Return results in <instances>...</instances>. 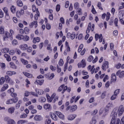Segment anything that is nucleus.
Segmentation results:
<instances>
[{
	"mask_svg": "<svg viewBox=\"0 0 124 124\" xmlns=\"http://www.w3.org/2000/svg\"><path fill=\"white\" fill-rule=\"evenodd\" d=\"M9 86H8V84H4L3 85V86L1 88V90H0V92L1 93L4 92L5 91H6V90H7V89H8L9 88Z\"/></svg>",
	"mask_w": 124,
	"mask_h": 124,
	"instance_id": "nucleus-22",
	"label": "nucleus"
},
{
	"mask_svg": "<svg viewBox=\"0 0 124 124\" xmlns=\"http://www.w3.org/2000/svg\"><path fill=\"white\" fill-rule=\"evenodd\" d=\"M2 54H7L9 52V48L8 47H4L0 50Z\"/></svg>",
	"mask_w": 124,
	"mask_h": 124,
	"instance_id": "nucleus-23",
	"label": "nucleus"
},
{
	"mask_svg": "<svg viewBox=\"0 0 124 124\" xmlns=\"http://www.w3.org/2000/svg\"><path fill=\"white\" fill-rule=\"evenodd\" d=\"M124 107L123 105H121L119 107L118 109L115 108L112 111L110 116H113L114 117H121L124 114Z\"/></svg>",
	"mask_w": 124,
	"mask_h": 124,
	"instance_id": "nucleus-1",
	"label": "nucleus"
},
{
	"mask_svg": "<svg viewBox=\"0 0 124 124\" xmlns=\"http://www.w3.org/2000/svg\"><path fill=\"white\" fill-rule=\"evenodd\" d=\"M6 74L8 75L7 76H12V75H16V72L12 71H7L6 72Z\"/></svg>",
	"mask_w": 124,
	"mask_h": 124,
	"instance_id": "nucleus-24",
	"label": "nucleus"
},
{
	"mask_svg": "<svg viewBox=\"0 0 124 124\" xmlns=\"http://www.w3.org/2000/svg\"><path fill=\"white\" fill-rule=\"evenodd\" d=\"M22 40L26 42L29 41V40H30V36L28 35L23 36Z\"/></svg>",
	"mask_w": 124,
	"mask_h": 124,
	"instance_id": "nucleus-36",
	"label": "nucleus"
},
{
	"mask_svg": "<svg viewBox=\"0 0 124 124\" xmlns=\"http://www.w3.org/2000/svg\"><path fill=\"white\" fill-rule=\"evenodd\" d=\"M109 67V63L107 61H104L102 65V69L103 70H106Z\"/></svg>",
	"mask_w": 124,
	"mask_h": 124,
	"instance_id": "nucleus-11",
	"label": "nucleus"
},
{
	"mask_svg": "<svg viewBox=\"0 0 124 124\" xmlns=\"http://www.w3.org/2000/svg\"><path fill=\"white\" fill-rule=\"evenodd\" d=\"M40 41V39L39 38V37H37L33 38L32 42H33V43L35 44V43H36V42L38 43Z\"/></svg>",
	"mask_w": 124,
	"mask_h": 124,
	"instance_id": "nucleus-31",
	"label": "nucleus"
},
{
	"mask_svg": "<svg viewBox=\"0 0 124 124\" xmlns=\"http://www.w3.org/2000/svg\"><path fill=\"white\" fill-rule=\"evenodd\" d=\"M77 13L78 14V15H82L83 11H82V9L80 8L77 9Z\"/></svg>",
	"mask_w": 124,
	"mask_h": 124,
	"instance_id": "nucleus-38",
	"label": "nucleus"
},
{
	"mask_svg": "<svg viewBox=\"0 0 124 124\" xmlns=\"http://www.w3.org/2000/svg\"><path fill=\"white\" fill-rule=\"evenodd\" d=\"M98 112V110L97 109H95V110H93L91 112L92 116H94V115H96L97 114Z\"/></svg>",
	"mask_w": 124,
	"mask_h": 124,
	"instance_id": "nucleus-53",
	"label": "nucleus"
},
{
	"mask_svg": "<svg viewBox=\"0 0 124 124\" xmlns=\"http://www.w3.org/2000/svg\"><path fill=\"white\" fill-rule=\"evenodd\" d=\"M40 14H39V12L37 11L36 14H35V16H34V19L36 20H38V17H39Z\"/></svg>",
	"mask_w": 124,
	"mask_h": 124,
	"instance_id": "nucleus-49",
	"label": "nucleus"
},
{
	"mask_svg": "<svg viewBox=\"0 0 124 124\" xmlns=\"http://www.w3.org/2000/svg\"><path fill=\"white\" fill-rule=\"evenodd\" d=\"M83 48H84V45L81 44L79 46L78 50V53H80L81 56H84V55H85V53H86V48H84L83 49Z\"/></svg>",
	"mask_w": 124,
	"mask_h": 124,
	"instance_id": "nucleus-6",
	"label": "nucleus"
},
{
	"mask_svg": "<svg viewBox=\"0 0 124 124\" xmlns=\"http://www.w3.org/2000/svg\"><path fill=\"white\" fill-rule=\"evenodd\" d=\"M9 55H11V56H13L14 54H15V50L13 49H11L10 51L9 50Z\"/></svg>",
	"mask_w": 124,
	"mask_h": 124,
	"instance_id": "nucleus-59",
	"label": "nucleus"
},
{
	"mask_svg": "<svg viewBox=\"0 0 124 124\" xmlns=\"http://www.w3.org/2000/svg\"><path fill=\"white\" fill-rule=\"evenodd\" d=\"M24 13H25V12L24 11V10L21 9L20 11H17L16 12V16L18 18H20L21 17V15H23Z\"/></svg>",
	"mask_w": 124,
	"mask_h": 124,
	"instance_id": "nucleus-19",
	"label": "nucleus"
},
{
	"mask_svg": "<svg viewBox=\"0 0 124 124\" xmlns=\"http://www.w3.org/2000/svg\"><path fill=\"white\" fill-rule=\"evenodd\" d=\"M78 68H81V67L84 68L86 67V60L85 59H82L81 62L80 63H78Z\"/></svg>",
	"mask_w": 124,
	"mask_h": 124,
	"instance_id": "nucleus-12",
	"label": "nucleus"
},
{
	"mask_svg": "<svg viewBox=\"0 0 124 124\" xmlns=\"http://www.w3.org/2000/svg\"><path fill=\"white\" fill-rule=\"evenodd\" d=\"M10 65L11 68H13L14 69H15V68H16V66L15 65V64H14L13 62H10Z\"/></svg>",
	"mask_w": 124,
	"mask_h": 124,
	"instance_id": "nucleus-51",
	"label": "nucleus"
},
{
	"mask_svg": "<svg viewBox=\"0 0 124 124\" xmlns=\"http://www.w3.org/2000/svg\"><path fill=\"white\" fill-rule=\"evenodd\" d=\"M36 4L38 6H40L42 4V1H41V0H36Z\"/></svg>",
	"mask_w": 124,
	"mask_h": 124,
	"instance_id": "nucleus-54",
	"label": "nucleus"
},
{
	"mask_svg": "<svg viewBox=\"0 0 124 124\" xmlns=\"http://www.w3.org/2000/svg\"><path fill=\"white\" fill-rule=\"evenodd\" d=\"M70 110H72V112H74V111H76V110H77V106L75 105L72 106L70 108Z\"/></svg>",
	"mask_w": 124,
	"mask_h": 124,
	"instance_id": "nucleus-41",
	"label": "nucleus"
},
{
	"mask_svg": "<svg viewBox=\"0 0 124 124\" xmlns=\"http://www.w3.org/2000/svg\"><path fill=\"white\" fill-rule=\"evenodd\" d=\"M44 108L46 110H47V109H50V108H51V105L49 104H46L44 105Z\"/></svg>",
	"mask_w": 124,
	"mask_h": 124,
	"instance_id": "nucleus-44",
	"label": "nucleus"
},
{
	"mask_svg": "<svg viewBox=\"0 0 124 124\" xmlns=\"http://www.w3.org/2000/svg\"><path fill=\"white\" fill-rule=\"evenodd\" d=\"M4 121L5 122H7V124H16V122H15L14 120L10 119L7 117L4 118Z\"/></svg>",
	"mask_w": 124,
	"mask_h": 124,
	"instance_id": "nucleus-8",
	"label": "nucleus"
},
{
	"mask_svg": "<svg viewBox=\"0 0 124 124\" xmlns=\"http://www.w3.org/2000/svg\"><path fill=\"white\" fill-rule=\"evenodd\" d=\"M13 99H8L6 101V104H13Z\"/></svg>",
	"mask_w": 124,
	"mask_h": 124,
	"instance_id": "nucleus-45",
	"label": "nucleus"
},
{
	"mask_svg": "<svg viewBox=\"0 0 124 124\" xmlns=\"http://www.w3.org/2000/svg\"><path fill=\"white\" fill-rule=\"evenodd\" d=\"M24 35H21V34H18L16 36V38L18 39V40H23V37Z\"/></svg>",
	"mask_w": 124,
	"mask_h": 124,
	"instance_id": "nucleus-42",
	"label": "nucleus"
},
{
	"mask_svg": "<svg viewBox=\"0 0 124 124\" xmlns=\"http://www.w3.org/2000/svg\"><path fill=\"white\" fill-rule=\"evenodd\" d=\"M0 34H3L4 33V28L2 27H0Z\"/></svg>",
	"mask_w": 124,
	"mask_h": 124,
	"instance_id": "nucleus-61",
	"label": "nucleus"
},
{
	"mask_svg": "<svg viewBox=\"0 0 124 124\" xmlns=\"http://www.w3.org/2000/svg\"><path fill=\"white\" fill-rule=\"evenodd\" d=\"M23 74L26 76V77H28V78H32V75L31 74H30L29 73L27 72H23Z\"/></svg>",
	"mask_w": 124,
	"mask_h": 124,
	"instance_id": "nucleus-35",
	"label": "nucleus"
},
{
	"mask_svg": "<svg viewBox=\"0 0 124 124\" xmlns=\"http://www.w3.org/2000/svg\"><path fill=\"white\" fill-rule=\"evenodd\" d=\"M109 108H108L107 107H106L104 112L103 113V117H105L108 114V112H109Z\"/></svg>",
	"mask_w": 124,
	"mask_h": 124,
	"instance_id": "nucleus-30",
	"label": "nucleus"
},
{
	"mask_svg": "<svg viewBox=\"0 0 124 124\" xmlns=\"http://www.w3.org/2000/svg\"><path fill=\"white\" fill-rule=\"evenodd\" d=\"M94 30V24H92V23H89L88 24V27L86 30V33H89L91 31H93Z\"/></svg>",
	"mask_w": 124,
	"mask_h": 124,
	"instance_id": "nucleus-7",
	"label": "nucleus"
},
{
	"mask_svg": "<svg viewBox=\"0 0 124 124\" xmlns=\"http://www.w3.org/2000/svg\"><path fill=\"white\" fill-rule=\"evenodd\" d=\"M111 119L110 124H120V120L119 118L116 119L117 117L114 116H111Z\"/></svg>",
	"mask_w": 124,
	"mask_h": 124,
	"instance_id": "nucleus-5",
	"label": "nucleus"
},
{
	"mask_svg": "<svg viewBox=\"0 0 124 124\" xmlns=\"http://www.w3.org/2000/svg\"><path fill=\"white\" fill-rule=\"evenodd\" d=\"M51 119H47L46 120L45 124H51Z\"/></svg>",
	"mask_w": 124,
	"mask_h": 124,
	"instance_id": "nucleus-64",
	"label": "nucleus"
},
{
	"mask_svg": "<svg viewBox=\"0 0 124 124\" xmlns=\"http://www.w3.org/2000/svg\"><path fill=\"white\" fill-rule=\"evenodd\" d=\"M97 7H98L100 10H103V8H102L101 2H98L97 4Z\"/></svg>",
	"mask_w": 124,
	"mask_h": 124,
	"instance_id": "nucleus-47",
	"label": "nucleus"
},
{
	"mask_svg": "<svg viewBox=\"0 0 124 124\" xmlns=\"http://www.w3.org/2000/svg\"><path fill=\"white\" fill-rule=\"evenodd\" d=\"M77 116L76 114H70L67 117V120L68 121H73Z\"/></svg>",
	"mask_w": 124,
	"mask_h": 124,
	"instance_id": "nucleus-21",
	"label": "nucleus"
},
{
	"mask_svg": "<svg viewBox=\"0 0 124 124\" xmlns=\"http://www.w3.org/2000/svg\"><path fill=\"white\" fill-rule=\"evenodd\" d=\"M48 79H49V80H51V79H53V78H54V77H55V75L54 74V73H52L50 75H48Z\"/></svg>",
	"mask_w": 124,
	"mask_h": 124,
	"instance_id": "nucleus-62",
	"label": "nucleus"
},
{
	"mask_svg": "<svg viewBox=\"0 0 124 124\" xmlns=\"http://www.w3.org/2000/svg\"><path fill=\"white\" fill-rule=\"evenodd\" d=\"M26 123H28V121L27 120H19L17 122V124H24Z\"/></svg>",
	"mask_w": 124,
	"mask_h": 124,
	"instance_id": "nucleus-48",
	"label": "nucleus"
},
{
	"mask_svg": "<svg viewBox=\"0 0 124 124\" xmlns=\"http://www.w3.org/2000/svg\"><path fill=\"white\" fill-rule=\"evenodd\" d=\"M25 82L26 83V88H29V87H30V86H29V85H31V82L30 81V80H29L28 79H26L25 80Z\"/></svg>",
	"mask_w": 124,
	"mask_h": 124,
	"instance_id": "nucleus-52",
	"label": "nucleus"
},
{
	"mask_svg": "<svg viewBox=\"0 0 124 124\" xmlns=\"http://www.w3.org/2000/svg\"><path fill=\"white\" fill-rule=\"evenodd\" d=\"M106 107L110 109L114 107V105L112 103H108Z\"/></svg>",
	"mask_w": 124,
	"mask_h": 124,
	"instance_id": "nucleus-55",
	"label": "nucleus"
},
{
	"mask_svg": "<svg viewBox=\"0 0 124 124\" xmlns=\"http://www.w3.org/2000/svg\"><path fill=\"white\" fill-rule=\"evenodd\" d=\"M5 82V78H4V77H1L0 79V85H3Z\"/></svg>",
	"mask_w": 124,
	"mask_h": 124,
	"instance_id": "nucleus-39",
	"label": "nucleus"
},
{
	"mask_svg": "<svg viewBox=\"0 0 124 124\" xmlns=\"http://www.w3.org/2000/svg\"><path fill=\"white\" fill-rule=\"evenodd\" d=\"M15 111V108L14 107H11L8 109V113L9 114H13Z\"/></svg>",
	"mask_w": 124,
	"mask_h": 124,
	"instance_id": "nucleus-25",
	"label": "nucleus"
},
{
	"mask_svg": "<svg viewBox=\"0 0 124 124\" xmlns=\"http://www.w3.org/2000/svg\"><path fill=\"white\" fill-rule=\"evenodd\" d=\"M34 121H40L43 120V118H42V116H41V115H36L34 116Z\"/></svg>",
	"mask_w": 124,
	"mask_h": 124,
	"instance_id": "nucleus-20",
	"label": "nucleus"
},
{
	"mask_svg": "<svg viewBox=\"0 0 124 124\" xmlns=\"http://www.w3.org/2000/svg\"><path fill=\"white\" fill-rule=\"evenodd\" d=\"M79 3L76 2L74 4V8H75V9H78V8H79Z\"/></svg>",
	"mask_w": 124,
	"mask_h": 124,
	"instance_id": "nucleus-60",
	"label": "nucleus"
},
{
	"mask_svg": "<svg viewBox=\"0 0 124 124\" xmlns=\"http://www.w3.org/2000/svg\"><path fill=\"white\" fill-rule=\"evenodd\" d=\"M93 56L91 55L88 57L87 61H88V62H92V61H93Z\"/></svg>",
	"mask_w": 124,
	"mask_h": 124,
	"instance_id": "nucleus-63",
	"label": "nucleus"
},
{
	"mask_svg": "<svg viewBox=\"0 0 124 124\" xmlns=\"http://www.w3.org/2000/svg\"><path fill=\"white\" fill-rule=\"evenodd\" d=\"M55 114L59 117L60 119L61 120H64L65 117H64V115L62 114V113L60 112V111H56Z\"/></svg>",
	"mask_w": 124,
	"mask_h": 124,
	"instance_id": "nucleus-15",
	"label": "nucleus"
},
{
	"mask_svg": "<svg viewBox=\"0 0 124 124\" xmlns=\"http://www.w3.org/2000/svg\"><path fill=\"white\" fill-rule=\"evenodd\" d=\"M111 82H113V83H115V82L117 81V77L116 76V74H111Z\"/></svg>",
	"mask_w": 124,
	"mask_h": 124,
	"instance_id": "nucleus-26",
	"label": "nucleus"
},
{
	"mask_svg": "<svg viewBox=\"0 0 124 124\" xmlns=\"http://www.w3.org/2000/svg\"><path fill=\"white\" fill-rule=\"evenodd\" d=\"M11 11L13 14L16 13V7L15 6H12L10 8Z\"/></svg>",
	"mask_w": 124,
	"mask_h": 124,
	"instance_id": "nucleus-34",
	"label": "nucleus"
},
{
	"mask_svg": "<svg viewBox=\"0 0 124 124\" xmlns=\"http://www.w3.org/2000/svg\"><path fill=\"white\" fill-rule=\"evenodd\" d=\"M2 10L4 11L5 14L8 13V9L7 7H4L2 8Z\"/></svg>",
	"mask_w": 124,
	"mask_h": 124,
	"instance_id": "nucleus-57",
	"label": "nucleus"
},
{
	"mask_svg": "<svg viewBox=\"0 0 124 124\" xmlns=\"http://www.w3.org/2000/svg\"><path fill=\"white\" fill-rule=\"evenodd\" d=\"M4 58H5L7 62H10L11 61V58H10V56H9L8 54H5L4 55Z\"/></svg>",
	"mask_w": 124,
	"mask_h": 124,
	"instance_id": "nucleus-32",
	"label": "nucleus"
},
{
	"mask_svg": "<svg viewBox=\"0 0 124 124\" xmlns=\"http://www.w3.org/2000/svg\"><path fill=\"white\" fill-rule=\"evenodd\" d=\"M17 5L19 7H22L23 5V2L21 0H17L16 1Z\"/></svg>",
	"mask_w": 124,
	"mask_h": 124,
	"instance_id": "nucleus-37",
	"label": "nucleus"
},
{
	"mask_svg": "<svg viewBox=\"0 0 124 124\" xmlns=\"http://www.w3.org/2000/svg\"><path fill=\"white\" fill-rule=\"evenodd\" d=\"M5 79L6 83H9L10 85H13L14 84V81L9 76H5Z\"/></svg>",
	"mask_w": 124,
	"mask_h": 124,
	"instance_id": "nucleus-10",
	"label": "nucleus"
},
{
	"mask_svg": "<svg viewBox=\"0 0 124 124\" xmlns=\"http://www.w3.org/2000/svg\"><path fill=\"white\" fill-rule=\"evenodd\" d=\"M14 34H15V32L12 29L10 30L9 32L8 31L5 32V36L7 37H9L10 40L13 39V35H14Z\"/></svg>",
	"mask_w": 124,
	"mask_h": 124,
	"instance_id": "nucleus-4",
	"label": "nucleus"
},
{
	"mask_svg": "<svg viewBox=\"0 0 124 124\" xmlns=\"http://www.w3.org/2000/svg\"><path fill=\"white\" fill-rule=\"evenodd\" d=\"M95 39L96 41H97L99 39V42H102V40H103V37L102 36V34H95Z\"/></svg>",
	"mask_w": 124,
	"mask_h": 124,
	"instance_id": "nucleus-9",
	"label": "nucleus"
},
{
	"mask_svg": "<svg viewBox=\"0 0 124 124\" xmlns=\"http://www.w3.org/2000/svg\"><path fill=\"white\" fill-rule=\"evenodd\" d=\"M32 8L33 12H36V13H37V11H38V9L36 8V6L35 5H32Z\"/></svg>",
	"mask_w": 124,
	"mask_h": 124,
	"instance_id": "nucleus-43",
	"label": "nucleus"
},
{
	"mask_svg": "<svg viewBox=\"0 0 124 124\" xmlns=\"http://www.w3.org/2000/svg\"><path fill=\"white\" fill-rule=\"evenodd\" d=\"M34 83L35 84H38V85L42 86V85H43V83H44V79L37 80Z\"/></svg>",
	"mask_w": 124,
	"mask_h": 124,
	"instance_id": "nucleus-29",
	"label": "nucleus"
},
{
	"mask_svg": "<svg viewBox=\"0 0 124 124\" xmlns=\"http://www.w3.org/2000/svg\"><path fill=\"white\" fill-rule=\"evenodd\" d=\"M96 119L95 117H93L92 118V120L90 121V124H96Z\"/></svg>",
	"mask_w": 124,
	"mask_h": 124,
	"instance_id": "nucleus-40",
	"label": "nucleus"
},
{
	"mask_svg": "<svg viewBox=\"0 0 124 124\" xmlns=\"http://www.w3.org/2000/svg\"><path fill=\"white\" fill-rule=\"evenodd\" d=\"M104 113V108H101L99 111V114L100 116H101V115H102V117H104L103 116Z\"/></svg>",
	"mask_w": 124,
	"mask_h": 124,
	"instance_id": "nucleus-50",
	"label": "nucleus"
},
{
	"mask_svg": "<svg viewBox=\"0 0 124 124\" xmlns=\"http://www.w3.org/2000/svg\"><path fill=\"white\" fill-rule=\"evenodd\" d=\"M65 48L66 50L64 51V55H67V52H70V47H69V45L67 42H65Z\"/></svg>",
	"mask_w": 124,
	"mask_h": 124,
	"instance_id": "nucleus-14",
	"label": "nucleus"
},
{
	"mask_svg": "<svg viewBox=\"0 0 124 124\" xmlns=\"http://www.w3.org/2000/svg\"><path fill=\"white\" fill-rule=\"evenodd\" d=\"M117 97H118V95L114 94L112 95V96L110 97L111 100H115V99H117Z\"/></svg>",
	"mask_w": 124,
	"mask_h": 124,
	"instance_id": "nucleus-56",
	"label": "nucleus"
},
{
	"mask_svg": "<svg viewBox=\"0 0 124 124\" xmlns=\"http://www.w3.org/2000/svg\"><path fill=\"white\" fill-rule=\"evenodd\" d=\"M49 115L53 121H57L58 120V116L54 112H50Z\"/></svg>",
	"mask_w": 124,
	"mask_h": 124,
	"instance_id": "nucleus-17",
	"label": "nucleus"
},
{
	"mask_svg": "<svg viewBox=\"0 0 124 124\" xmlns=\"http://www.w3.org/2000/svg\"><path fill=\"white\" fill-rule=\"evenodd\" d=\"M46 49L50 52H52V50H53V49L52 48V47H51V44H49L47 45Z\"/></svg>",
	"mask_w": 124,
	"mask_h": 124,
	"instance_id": "nucleus-58",
	"label": "nucleus"
},
{
	"mask_svg": "<svg viewBox=\"0 0 124 124\" xmlns=\"http://www.w3.org/2000/svg\"><path fill=\"white\" fill-rule=\"evenodd\" d=\"M22 63H23V64H25V65H27L28 64V63H29V62H28V61L24 59H21L20 60Z\"/></svg>",
	"mask_w": 124,
	"mask_h": 124,
	"instance_id": "nucleus-46",
	"label": "nucleus"
},
{
	"mask_svg": "<svg viewBox=\"0 0 124 124\" xmlns=\"http://www.w3.org/2000/svg\"><path fill=\"white\" fill-rule=\"evenodd\" d=\"M76 36V35L75 34V32H73L72 33L70 32H68L67 34V37L68 38L70 37L71 39H72V40H73V39L75 38Z\"/></svg>",
	"mask_w": 124,
	"mask_h": 124,
	"instance_id": "nucleus-18",
	"label": "nucleus"
},
{
	"mask_svg": "<svg viewBox=\"0 0 124 124\" xmlns=\"http://www.w3.org/2000/svg\"><path fill=\"white\" fill-rule=\"evenodd\" d=\"M117 76H118L119 78H124V71H118L116 73Z\"/></svg>",
	"mask_w": 124,
	"mask_h": 124,
	"instance_id": "nucleus-16",
	"label": "nucleus"
},
{
	"mask_svg": "<svg viewBox=\"0 0 124 124\" xmlns=\"http://www.w3.org/2000/svg\"><path fill=\"white\" fill-rule=\"evenodd\" d=\"M38 26V24H37V21H33V22H31L29 24V27L31 29H32V28H34L35 29H36L37 27Z\"/></svg>",
	"mask_w": 124,
	"mask_h": 124,
	"instance_id": "nucleus-13",
	"label": "nucleus"
},
{
	"mask_svg": "<svg viewBox=\"0 0 124 124\" xmlns=\"http://www.w3.org/2000/svg\"><path fill=\"white\" fill-rule=\"evenodd\" d=\"M5 97H6V93L2 92L0 94V98L2 100H4L5 99Z\"/></svg>",
	"mask_w": 124,
	"mask_h": 124,
	"instance_id": "nucleus-27",
	"label": "nucleus"
},
{
	"mask_svg": "<svg viewBox=\"0 0 124 124\" xmlns=\"http://www.w3.org/2000/svg\"><path fill=\"white\" fill-rule=\"evenodd\" d=\"M38 101L39 102L43 103V102H45L46 101V98L44 97H39L38 99Z\"/></svg>",
	"mask_w": 124,
	"mask_h": 124,
	"instance_id": "nucleus-33",
	"label": "nucleus"
},
{
	"mask_svg": "<svg viewBox=\"0 0 124 124\" xmlns=\"http://www.w3.org/2000/svg\"><path fill=\"white\" fill-rule=\"evenodd\" d=\"M19 48L22 51H26L28 53H31L32 51V47L29 46L27 44H23L19 46Z\"/></svg>",
	"mask_w": 124,
	"mask_h": 124,
	"instance_id": "nucleus-2",
	"label": "nucleus"
},
{
	"mask_svg": "<svg viewBox=\"0 0 124 124\" xmlns=\"http://www.w3.org/2000/svg\"><path fill=\"white\" fill-rule=\"evenodd\" d=\"M35 91L38 94L42 95V94H44V91L41 89H37V88H36L35 89Z\"/></svg>",
	"mask_w": 124,
	"mask_h": 124,
	"instance_id": "nucleus-28",
	"label": "nucleus"
},
{
	"mask_svg": "<svg viewBox=\"0 0 124 124\" xmlns=\"http://www.w3.org/2000/svg\"><path fill=\"white\" fill-rule=\"evenodd\" d=\"M87 70L88 71L91 73V74H93L94 73H96L99 70V67H97L96 68H94V65H89L87 67Z\"/></svg>",
	"mask_w": 124,
	"mask_h": 124,
	"instance_id": "nucleus-3",
	"label": "nucleus"
}]
</instances>
